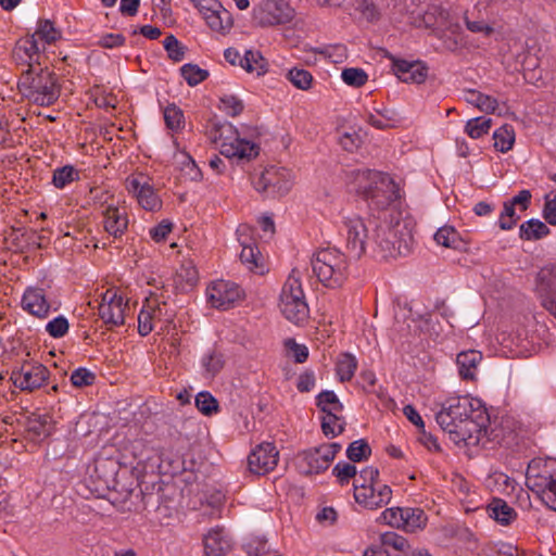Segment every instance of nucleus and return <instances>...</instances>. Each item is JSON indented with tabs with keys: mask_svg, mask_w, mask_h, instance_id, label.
<instances>
[{
	"mask_svg": "<svg viewBox=\"0 0 556 556\" xmlns=\"http://www.w3.org/2000/svg\"><path fill=\"white\" fill-rule=\"evenodd\" d=\"M435 420L457 445L493 448L500 442L498 433L491 428L486 409L480 401L469 396L447 399Z\"/></svg>",
	"mask_w": 556,
	"mask_h": 556,
	"instance_id": "f257e3e1",
	"label": "nucleus"
},
{
	"mask_svg": "<svg viewBox=\"0 0 556 556\" xmlns=\"http://www.w3.org/2000/svg\"><path fill=\"white\" fill-rule=\"evenodd\" d=\"M346 179L365 197L371 210H387L400 199L399 186L388 174L357 168L346 172Z\"/></svg>",
	"mask_w": 556,
	"mask_h": 556,
	"instance_id": "f03ea898",
	"label": "nucleus"
},
{
	"mask_svg": "<svg viewBox=\"0 0 556 556\" xmlns=\"http://www.w3.org/2000/svg\"><path fill=\"white\" fill-rule=\"evenodd\" d=\"M372 227L371 252L376 257L383 260L396 258L406 255L413 244V235L405 222H375L369 220Z\"/></svg>",
	"mask_w": 556,
	"mask_h": 556,
	"instance_id": "7ed1b4c3",
	"label": "nucleus"
},
{
	"mask_svg": "<svg viewBox=\"0 0 556 556\" xmlns=\"http://www.w3.org/2000/svg\"><path fill=\"white\" fill-rule=\"evenodd\" d=\"M17 87L25 99L39 106L52 105L61 93L56 75L47 66L23 70Z\"/></svg>",
	"mask_w": 556,
	"mask_h": 556,
	"instance_id": "20e7f679",
	"label": "nucleus"
},
{
	"mask_svg": "<svg viewBox=\"0 0 556 556\" xmlns=\"http://www.w3.org/2000/svg\"><path fill=\"white\" fill-rule=\"evenodd\" d=\"M312 268L317 279L330 289L342 287L350 275L349 260L337 248L319 249L313 255Z\"/></svg>",
	"mask_w": 556,
	"mask_h": 556,
	"instance_id": "39448f33",
	"label": "nucleus"
},
{
	"mask_svg": "<svg viewBox=\"0 0 556 556\" xmlns=\"http://www.w3.org/2000/svg\"><path fill=\"white\" fill-rule=\"evenodd\" d=\"M354 498L364 508L378 509L390 503L392 489L379 480L378 468L369 466L354 480Z\"/></svg>",
	"mask_w": 556,
	"mask_h": 556,
	"instance_id": "423d86ee",
	"label": "nucleus"
},
{
	"mask_svg": "<svg viewBox=\"0 0 556 556\" xmlns=\"http://www.w3.org/2000/svg\"><path fill=\"white\" fill-rule=\"evenodd\" d=\"M211 138L219 144L220 154L228 159L251 160L258 154V147L241 139L230 123L215 124L211 130Z\"/></svg>",
	"mask_w": 556,
	"mask_h": 556,
	"instance_id": "0eeeda50",
	"label": "nucleus"
},
{
	"mask_svg": "<svg viewBox=\"0 0 556 556\" xmlns=\"http://www.w3.org/2000/svg\"><path fill=\"white\" fill-rule=\"evenodd\" d=\"M279 308L286 319L295 325H301L308 318V304L295 270H292L281 289Z\"/></svg>",
	"mask_w": 556,
	"mask_h": 556,
	"instance_id": "6e6552de",
	"label": "nucleus"
},
{
	"mask_svg": "<svg viewBox=\"0 0 556 556\" xmlns=\"http://www.w3.org/2000/svg\"><path fill=\"white\" fill-rule=\"evenodd\" d=\"M254 189L266 197L286 195L292 187L291 172L286 168L269 167L252 178Z\"/></svg>",
	"mask_w": 556,
	"mask_h": 556,
	"instance_id": "1a4fd4ad",
	"label": "nucleus"
},
{
	"mask_svg": "<svg viewBox=\"0 0 556 556\" xmlns=\"http://www.w3.org/2000/svg\"><path fill=\"white\" fill-rule=\"evenodd\" d=\"M346 236V249L359 258L367 250L371 251L372 227L358 216L345 217L343 220Z\"/></svg>",
	"mask_w": 556,
	"mask_h": 556,
	"instance_id": "9d476101",
	"label": "nucleus"
},
{
	"mask_svg": "<svg viewBox=\"0 0 556 556\" xmlns=\"http://www.w3.org/2000/svg\"><path fill=\"white\" fill-rule=\"evenodd\" d=\"M294 17V10L285 0H263L253 9V21L260 26L287 24Z\"/></svg>",
	"mask_w": 556,
	"mask_h": 556,
	"instance_id": "9b49d317",
	"label": "nucleus"
},
{
	"mask_svg": "<svg viewBox=\"0 0 556 556\" xmlns=\"http://www.w3.org/2000/svg\"><path fill=\"white\" fill-rule=\"evenodd\" d=\"M341 450L340 443H328L304 451L299 456L301 470L305 475L325 471Z\"/></svg>",
	"mask_w": 556,
	"mask_h": 556,
	"instance_id": "f8f14e48",
	"label": "nucleus"
},
{
	"mask_svg": "<svg viewBox=\"0 0 556 556\" xmlns=\"http://www.w3.org/2000/svg\"><path fill=\"white\" fill-rule=\"evenodd\" d=\"M173 316L174 315L169 312L166 302L161 301L156 295H150L143 302L138 315L139 334L142 337L148 336L154 329V323H169L172 321Z\"/></svg>",
	"mask_w": 556,
	"mask_h": 556,
	"instance_id": "ddd939ff",
	"label": "nucleus"
},
{
	"mask_svg": "<svg viewBox=\"0 0 556 556\" xmlns=\"http://www.w3.org/2000/svg\"><path fill=\"white\" fill-rule=\"evenodd\" d=\"M128 309V302L117 290L109 289L103 293L99 305V316L108 326V329L119 327L125 324V314Z\"/></svg>",
	"mask_w": 556,
	"mask_h": 556,
	"instance_id": "4468645a",
	"label": "nucleus"
},
{
	"mask_svg": "<svg viewBox=\"0 0 556 556\" xmlns=\"http://www.w3.org/2000/svg\"><path fill=\"white\" fill-rule=\"evenodd\" d=\"M126 188L136 197L142 208L153 212L162 207V201L155 193L153 187L149 184L147 176L140 174L127 178Z\"/></svg>",
	"mask_w": 556,
	"mask_h": 556,
	"instance_id": "2eb2a0df",
	"label": "nucleus"
},
{
	"mask_svg": "<svg viewBox=\"0 0 556 556\" xmlns=\"http://www.w3.org/2000/svg\"><path fill=\"white\" fill-rule=\"evenodd\" d=\"M207 300L211 305L218 309H228L242 296L240 287L231 281L219 280L207 288Z\"/></svg>",
	"mask_w": 556,
	"mask_h": 556,
	"instance_id": "dca6fc26",
	"label": "nucleus"
},
{
	"mask_svg": "<svg viewBox=\"0 0 556 556\" xmlns=\"http://www.w3.org/2000/svg\"><path fill=\"white\" fill-rule=\"evenodd\" d=\"M278 459L279 452L276 446L273 443L263 442L250 453L249 469L255 475H265L276 468Z\"/></svg>",
	"mask_w": 556,
	"mask_h": 556,
	"instance_id": "f3484780",
	"label": "nucleus"
},
{
	"mask_svg": "<svg viewBox=\"0 0 556 556\" xmlns=\"http://www.w3.org/2000/svg\"><path fill=\"white\" fill-rule=\"evenodd\" d=\"M49 370L41 364H24L21 370L12 374L14 384L23 391H34L48 379Z\"/></svg>",
	"mask_w": 556,
	"mask_h": 556,
	"instance_id": "a211bd4d",
	"label": "nucleus"
},
{
	"mask_svg": "<svg viewBox=\"0 0 556 556\" xmlns=\"http://www.w3.org/2000/svg\"><path fill=\"white\" fill-rule=\"evenodd\" d=\"M530 471L531 469L527 473L528 488L536 492L548 508L556 511V473L546 471L534 476Z\"/></svg>",
	"mask_w": 556,
	"mask_h": 556,
	"instance_id": "6ab92c4d",
	"label": "nucleus"
},
{
	"mask_svg": "<svg viewBox=\"0 0 556 556\" xmlns=\"http://www.w3.org/2000/svg\"><path fill=\"white\" fill-rule=\"evenodd\" d=\"M36 36L25 37L16 42V46L13 50V59L17 65H24L27 68H33L34 66H41V49L45 47H40Z\"/></svg>",
	"mask_w": 556,
	"mask_h": 556,
	"instance_id": "aec40b11",
	"label": "nucleus"
},
{
	"mask_svg": "<svg viewBox=\"0 0 556 556\" xmlns=\"http://www.w3.org/2000/svg\"><path fill=\"white\" fill-rule=\"evenodd\" d=\"M392 70L400 80L407 84H421L428 75V67L420 61L393 59Z\"/></svg>",
	"mask_w": 556,
	"mask_h": 556,
	"instance_id": "412c9836",
	"label": "nucleus"
},
{
	"mask_svg": "<svg viewBox=\"0 0 556 556\" xmlns=\"http://www.w3.org/2000/svg\"><path fill=\"white\" fill-rule=\"evenodd\" d=\"M22 306L38 318H46L51 307L46 299L45 291L40 288H28L22 298Z\"/></svg>",
	"mask_w": 556,
	"mask_h": 556,
	"instance_id": "4be33fe9",
	"label": "nucleus"
},
{
	"mask_svg": "<svg viewBox=\"0 0 556 556\" xmlns=\"http://www.w3.org/2000/svg\"><path fill=\"white\" fill-rule=\"evenodd\" d=\"M102 214L105 231L114 238H121L128 227V217L125 208L109 205Z\"/></svg>",
	"mask_w": 556,
	"mask_h": 556,
	"instance_id": "5701e85b",
	"label": "nucleus"
},
{
	"mask_svg": "<svg viewBox=\"0 0 556 556\" xmlns=\"http://www.w3.org/2000/svg\"><path fill=\"white\" fill-rule=\"evenodd\" d=\"M535 292L541 300V304H544L546 299H556V265L540 269L535 278Z\"/></svg>",
	"mask_w": 556,
	"mask_h": 556,
	"instance_id": "b1692460",
	"label": "nucleus"
},
{
	"mask_svg": "<svg viewBox=\"0 0 556 556\" xmlns=\"http://www.w3.org/2000/svg\"><path fill=\"white\" fill-rule=\"evenodd\" d=\"M206 556H226L231 542L223 528L212 529L203 540Z\"/></svg>",
	"mask_w": 556,
	"mask_h": 556,
	"instance_id": "393cba45",
	"label": "nucleus"
},
{
	"mask_svg": "<svg viewBox=\"0 0 556 556\" xmlns=\"http://www.w3.org/2000/svg\"><path fill=\"white\" fill-rule=\"evenodd\" d=\"M248 230L249 228L247 226H240V228L238 229V240L240 242V245L242 247L240 253V261L242 262V264L247 266L249 270L253 271L262 267V255L257 247L252 242L251 239L248 240L247 238H242L243 233Z\"/></svg>",
	"mask_w": 556,
	"mask_h": 556,
	"instance_id": "a878e982",
	"label": "nucleus"
},
{
	"mask_svg": "<svg viewBox=\"0 0 556 556\" xmlns=\"http://www.w3.org/2000/svg\"><path fill=\"white\" fill-rule=\"evenodd\" d=\"M482 359L480 352L469 350L457 355L458 371L463 379L472 380L476 377L477 367Z\"/></svg>",
	"mask_w": 556,
	"mask_h": 556,
	"instance_id": "bb28decb",
	"label": "nucleus"
},
{
	"mask_svg": "<svg viewBox=\"0 0 556 556\" xmlns=\"http://www.w3.org/2000/svg\"><path fill=\"white\" fill-rule=\"evenodd\" d=\"M210 28L214 31L223 33L232 25L230 13L220 4L219 9H213L203 14Z\"/></svg>",
	"mask_w": 556,
	"mask_h": 556,
	"instance_id": "cd10ccee",
	"label": "nucleus"
},
{
	"mask_svg": "<svg viewBox=\"0 0 556 556\" xmlns=\"http://www.w3.org/2000/svg\"><path fill=\"white\" fill-rule=\"evenodd\" d=\"M428 517L424 509L418 507H404L403 530L417 532L426 528Z\"/></svg>",
	"mask_w": 556,
	"mask_h": 556,
	"instance_id": "c85d7f7f",
	"label": "nucleus"
},
{
	"mask_svg": "<svg viewBox=\"0 0 556 556\" xmlns=\"http://www.w3.org/2000/svg\"><path fill=\"white\" fill-rule=\"evenodd\" d=\"M488 511L490 517L504 526L509 525L517 517L515 509L501 498H494L490 503Z\"/></svg>",
	"mask_w": 556,
	"mask_h": 556,
	"instance_id": "c756f323",
	"label": "nucleus"
},
{
	"mask_svg": "<svg viewBox=\"0 0 556 556\" xmlns=\"http://www.w3.org/2000/svg\"><path fill=\"white\" fill-rule=\"evenodd\" d=\"M342 413H330L321 416V430L328 438L341 434L345 429V419Z\"/></svg>",
	"mask_w": 556,
	"mask_h": 556,
	"instance_id": "7c9ffc66",
	"label": "nucleus"
},
{
	"mask_svg": "<svg viewBox=\"0 0 556 556\" xmlns=\"http://www.w3.org/2000/svg\"><path fill=\"white\" fill-rule=\"evenodd\" d=\"M548 233L549 228L539 219H529L519 229V236L522 240H540Z\"/></svg>",
	"mask_w": 556,
	"mask_h": 556,
	"instance_id": "2f4dec72",
	"label": "nucleus"
},
{
	"mask_svg": "<svg viewBox=\"0 0 556 556\" xmlns=\"http://www.w3.org/2000/svg\"><path fill=\"white\" fill-rule=\"evenodd\" d=\"M466 101L485 113H493L497 108V100L495 98L477 90H468L466 92Z\"/></svg>",
	"mask_w": 556,
	"mask_h": 556,
	"instance_id": "473e14b6",
	"label": "nucleus"
},
{
	"mask_svg": "<svg viewBox=\"0 0 556 556\" xmlns=\"http://www.w3.org/2000/svg\"><path fill=\"white\" fill-rule=\"evenodd\" d=\"M494 148L502 152H508L511 150L515 142V130L510 125H503L496 129L493 134Z\"/></svg>",
	"mask_w": 556,
	"mask_h": 556,
	"instance_id": "72a5a7b5",
	"label": "nucleus"
},
{
	"mask_svg": "<svg viewBox=\"0 0 556 556\" xmlns=\"http://www.w3.org/2000/svg\"><path fill=\"white\" fill-rule=\"evenodd\" d=\"M357 368V361L350 353L340 354L337 361V375L340 381H350Z\"/></svg>",
	"mask_w": 556,
	"mask_h": 556,
	"instance_id": "f704fd0d",
	"label": "nucleus"
},
{
	"mask_svg": "<svg viewBox=\"0 0 556 556\" xmlns=\"http://www.w3.org/2000/svg\"><path fill=\"white\" fill-rule=\"evenodd\" d=\"M266 61L258 51L247 50L243 54L241 67L248 73H254L257 76L266 72Z\"/></svg>",
	"mask_w": 556,
	"mask_h": 556,
	"instance_id": "c9c22d12",
	"label": "nucleus"
},
{
	"mask_svg": "<svg viewBox=\"0 0 556 556\" xmlns=\"http://www.w3.org/2000/svg\"><path fill=\"white\" fill-rule=\"evenodd\" d=\"M316 400V405L320 408L323 415L343 412V404L333 391H323L317 395Z\"/></svg>",
	"mask_w": 556,
	"mask_h": 556,
	"instance_id": "e433bc0d",
	"label": "nucleus"
},
{
	"mask_svg": "<svg viewBox=\"0 0 556 556\" xmlns=\"http://www.w3.org/2000/svg\"><path fill=\"white\" fill-rule=\"evenodd\" d=\"M79 179V172L72 165L58 167L53 170L52 184L58 189H63L68 184Z\"/></svg>",
	"mask_w": 556,
	"mask_h": 556,
	"instance_id": "4c0bfd02",
	"label": "nucleus"
},
{
	"mask_svg": "<svg viewBox=\"0 0 556 556\" xmlns=\"http://www.w3.org/2000/svg\"><path fill=\"white\" fill-rule=\"evenodd\" d=\"M36 39L45 43H53L61 38V31L56 29L53 23L49 20L39 21L36 31L31 35Z\"/></svg>",
	"mask_w": 556,
	"mask_h": 556,
	"instance_id": "58836bf2",
	"label": "nucleus"
},
{
	"mask_svg": "<svg viewBox=\"0 0 556 556\" xmlns=\"http://www.w3.org/2000/svg\"><path fill=\"white\" fill-rule=\"evenodd\" d=\"M492 126V119L489 117H476L466 123L465 132L472 139L481 138L486 135Z\"/></svg>",
	"mask_w": 556,
	"mask_h": 556,
	"instance_id": "ea45409f",
	"label": "nucleus"
},
{
	"mask_svg": "<svg viewBox=\"0 0 556 556\" xmlns=\"http://www.w3.org/2000/svg\"><path fill=\"white\" fill-rule=\"evenodd\" d=\"M378 545L382 546V548L391 547L399 552H405L409 547L408 541L393 531L381 533Z\"/></svg>",
	"mask_w": 556,
	"mask_h": 556,
	"instance_id": "a19ab883",
	"label": "nucleus"
},
{
	"mask_svg": "<svg viewBox=\"0 0 556 556\" xmlns=\"http://www.w3.org/2000/svg\"><path fill=\"white\" fill-rule=\"evenodd\" d=\"M370 454L371 448L364 439L353 441L346 448V457L354 463L367 459Z\"/></svg>",
	"mask_w": 556,
	"mask_h": 556,
	"instance_id": "79ce46f5",
	"label": "nucleus"
},
{
	"mask_svg": "<svg viewBox=\"0 0 556 556\" xmlns=\"http://www.w3.org/2000/svg\"><path fill=\"white\" fill-rule=\"evenodd\" d=\"M434 240L442 247L453 249H456L460 242L458 232L451 226H443L439 228L434 233Z\"/></svg>",
	"mask_w": 556,
	"mask_h": 556,
	"instance_id": "37998d69",
	"label": "nucleus"
},
{
	"mask_svg": "<svg viewBox=\"0 0 556 556\" xmlns=\"http://www.w3.org/2000/svg\"><path fill=\"white\" fill-rule=\"evenodd\" d=\"M404 507L384 509L376 519L378 523L403 529Z\"/></svg>",
	"mask_w": 556,
	"mask_h": 556,
	"instance_id": "c03bdc74",
	"label": "nucleus"
},
{
	"mask_svg": "<svg viewBox=\"0 0 556 556\" xmlns=\"http://www.w3.org/2000/svg\"><path fill=\"white\" fill-rule=\"evenodd\" d=\"M287 78L294 87L301 90L309 89L313 83L312 74L306 70L298 67L289 70Z\"/></svg>",
	"mask_w": 556,
	"mask_h": 556,
	"instance_id": "a18cd8bd",
	"label": "nucleus"
},
{
	"mask_svg": "<svg viewBox=\"0 0 556 556\" xmlns=\"http://www.w3.org/2000/svg\"><path fill=\"white\" fill-rule=\"evenodd\" d=\"M180 73L189 86H197L198 84L205 80L208 76L207 71L202 70L198 65L190 63L181 66Z\"/></svg>",
	"mask_w": 556,
	"mask_h": 556,
	"instance_id": "49530a36",
	"label": "nucleus"
},
{
	"mask_svg": "<svg viewBox=\"0 0 556 556\" xmlns=\"http://www.w3.org/2000/svg\"><path fill=\"white\" fill-rule=\"evenodd\" d=\"M48 419V416H35L28 419L27 431L33 434L34 439L46 438L50 434Z\"/></svg>",
	"mask_w": 556,
	"mask_h": 556,
	"instance_id": "de8ad7c7",
	"label": "nucleus"
},
{
	"mask_svg": "<svg viewBox=\"0 0 556 556\" xmlns=\"http://www.w3.org/2000/svg\"><path fill=\"white\" fill-rule=\"evenodd\" d=\"M341 78L346 85L358 88L367 83L368 75L362 68L349 67L342 71Z\"/></svg>",
	"mask_w": 556,
	"mask_h": 556,
	"instance_id": "09e8293b",
	"label": "nucleus"
},
{
	"mask_svg": "<svg viewBox=\"0 0 556 556\" xmlns=\"http://www.w3.org/2000/svg\"><path fill=\"white\" fill-rule=\"evenodd\" d=\"M355 11L367 22H376L380 18V11L371 0H356Z\"/></svg>",
	"mask_w": 556,
	"mask_h": 556,
	"instance_id": "8fccbe9b",
	"label": "nucleus"
},
{
	"mask_svg": "<svg viewBox=\"0 0 556 556\" xmlns=\"http://www.w3.org/2000/svg\"><path fill=\"white\" fill-rule=\"evenodd\" d=\"M195 406L204 415H212L218 410V402L210 392H200L195 396Z\"/></svg>",
	"mask_w": 556,
	"mask_h": 556,
	"instance_id": "3c124183",
	"label": "nucleus"
},
{
	"mask_svg": "<svg viewBox=\"0 0 556 556\" xmlns=\"http://www.w3.org/2000/svg\"><path fill=\"white\" fill-rule=\"evenodd\" d=\"M202 366L204 367L207 377H214L224 366L222 354L216 351H210L203 356Z\"/></svg>",
	"mask_w": 556,
	"mask_h": 556,
	"instance_id": "603ef678",
	"label": "nucleus"
},
{
	"mask_svg": "<svg viewBox=\"0 0 556 556\" xmlns=\"http://www.w3.org/2000/svg\"><path fill=\"white\" fill-rule=\"evenodd\" d=\"M163 46L169 59L173 61L179 62L185 58L186 48L177 40L174 35H168L165 37Z\"/></svg>",
	"mask_w": 556,
	"mask_h": 556,
	"instance_id": "864d4df0",
	"label": "nucleus"
},
{
	"mask_svg": "<svg viewBox=\"0 0 556 556\" xmlns=\"http://www.w3.org/2000/svg\"><path fill=\"white\" fill-rule=\"evenodd\" d=\"M220 105L219 109L226 112V114L230 116H238L243 111L242 101L232 94H224L219 99Z\"/></svg>",
	"mask_w": 556,
	"mask_h": 556,
	"instance_id": "5fc2aeb1",
	"label": "nucleus"
},
{
	"mask_svg": "<svg viewBox=\"0 0 556 556\" xmlns=\"http://www.w3.org/2000/svg\"><path fill=\"white\" fill-rule=\"evenodd\" d=\"M166 126L172 130H178L184 126V114L176 105H169L164 111Z\"/></svg>",
	"mask_w": 556,
	"mask_h": 556,
	"instance_id": "6e6d98bb",
	"label": "nucleus"
},
{
	"mask_svg": "<svg viewBox=\"0 0 556 556\" xmlns=\"http://www.w3.org/2000/svg\"><path fill=\"white\" fill-rule=\"evenodd\" d=\"M332 473L338 479L339 483L344 485L349 483L351 478H355L357 470L354 465L340 462L333 467Z\"/></svg>",
	"mask_w": 556,
	"mask_h": 556,
	"instance_id": "4d7b16f0",
	"label": "nucleus"
},
{
	"mask_svg": "<svg viewBox=\"0 0 556 556\" xmlns=\"http://www.w3.org/2000/svg\"><path fill=\"white\" fill-rule=\"evenodd\" d=\"M70 325L64 316H58L46 325V331L53 338H62L68 331Z\"/></svg>",
	"mask_w": 556,
	"mask_h": 556,
	"instance_id": "13d9d810",
	"label": "nucleus"
},
{
	"mask_svg": "<svg viewBox=\"0 0 556 556\" xmlns=\"http://www.w3.org/2000/svg\"><path fill=\"white\" fill-rule=\"evenodd\" d=\"M94 380L96 375L84 367L75 369L71 375V381L73 386L77 388L91 386L93 384Z\"/></svg>",
	"mask_w": 556,
	"mask_h": 556,
	"instance_id": "bf43d9fd",
	"label": "nucleus"
},
{
	"mask_svg": "<svg viewBox=\"0 0 556 556\" xmlns=\"http://www.w3.org/2000/svg\"><path fill=\"white\" fill-rule=\"evenodd\" d=\"M362 139L356 131L344 132L340 137V144L349 152L355 151L361 146Z\"/></svg>",
	"mask_w": 556,
	"mask_h": 556,
	"instance_id": "052dcab7",
	"label": "nucleus"
},
{
	"mask_svg": "<svg viewBox=\"0 0 556 556\" xmlns=\"http://www.w3.org/2000/svg\"><path fill=\"white\" fill-rule=\"evenodd\" d=\"M465 24L467 29L471 33H480L490 36L494 31V28L482 20L471 21L468 16H465Z\"/></svg>",
	"mask_w": 556,
	"mask_h": 556,
	"instance_id": "680f3d73",
	"label": "nucleus"
},
{
	"mask_svg": "<svg viewBox=\"0 0 556 556\" xmlns=\"http://www.w3.org/2000/svg\"><path fill=\"white\" fill-rule=\"evenodd\" d=\"M286 345L293 353V358L296 363H304L307 359L308 350L305 345L298 344L292 339H289Z\"/></svg>",
	"mask_w": 556,
	"mask_h": 556,
	"instance_id": "e2e57ef3",
	"label": "nucleus"
},
{
	"mask_svg": "<svg viewBox=\"0 0 556 556\" xmlns=\"http://www.w3.org/2000/svg\"><path fill=\"white\" fill-rule=\"evenodd\" d=\"M551 195H546L543 216L548 224L556 225V192L553 194V198Z\"/></svg>",
	"mask_w": 556,
	"mask_h": 556,
	"instance_id": "0e129e2a",
	"label": "nucleus"
},
{
	"mask_svg": "<svg viewBox=\"0 0 556 556\" xmlns=\"http://www.w3.org/2000/svg\"><path fill=\"white\" fill-rule=\"evenodd\" d=\"M315 386L313 372L305 371L299 376L296 388L300 392H309Z\"/></svg>",
	"mask_w": 556,
	"mask_h": 556,
	"instance_id": "69168bd1",
	"label": "nucleus"
},
{
	"mask_svg": "<svg viewBox=\"0 0 556 556\" xmlns=\"http://www.w3.org/2000/svg\"><path fill=\"white\" fill-rule=\"evenodd\" d=\"M170 230L172 225L169 223L162 222L150 230V235L156 242H160L167 237Z\"/></svg>",
	"mask_w": 556,
	"mask_h": 556,
	"instance_id": "338daca9",
	"label": "nucleus"
},
{
	"mask_svg": "<svg viewBox=\"0 0 556 556\" xmlns=\"http://www.w3.org/2000/svg\"><path fill=\"white\" fill-rule=\"evenodd\" d=\"M492 478L503 492H510L515 488V480L503 472H495Z\"/></svg>",
	"mask_w": 556,
	"mask_h": 556,
	"instance_id": "774afa93",
	"label": "nucleus"
}]
</instances>
